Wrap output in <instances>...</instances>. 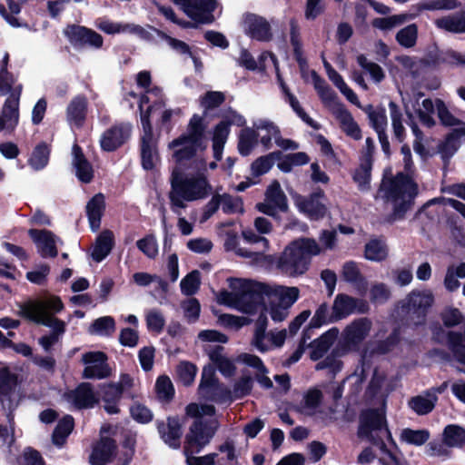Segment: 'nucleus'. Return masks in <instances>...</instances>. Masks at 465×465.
I'll return each instance as SVG.
<instances>
[{
	"label": "nucleus",
	"instance_id": "obj_33",
	"mask_svg": "<svg viewBox=\"0 0 465 465\" xmlns=\"http://www.w3.org/2000/svg\"><path fill=\"white\" fill-rule=\"evenodd\" d=\"M114 242V235L109 230L103 231L96 238L92 250V258L102 262L111 252Z\"/></svg>",
	"mask_w": 465,
	"mask_h": 465
},
{
	"label": "nucleus",
	"instance_id": "obj_48",
	"mask_svg": "<svg viewBox=\"0 0 465 465\" xmlns=\"http://www.w3.org/2000/svg\"><path fill=\"white\" fill-rule=\"evenodd\" d=\"M217 196L223 213L227 214H242L244 213L243 201L240 196H232L228 193H217Z\"/></svg>",
	"mask_w": 465,
	"mask_h": 465
},
{
	"label": "nucleus",
	"instance_id": "obj_28",
	"mask_svg": "<svg viewBox=\"0 0 465 465\" xmlns=\"http://www.w3.org/2000/svg\"><path fill=\"white\" fill-rule=\"evenodd\" d=\"M65 399L77 409L91 408L98 401L89 383H82L75 390L67 392Z\"/></svg>",
	"mask_w": 465,
	"mask_h": 465
},
{
	"label": "nucleus",
	"instance_id": "obj_60",
	"mask_svg": "<svg viewBox=\"0 0 465 465\" xmlns=\"http://www.w3.org/2000/svg\"><path fill=\"white\" fill-rule=\"evenodd\" d=\"M371 170V163L370 156H368L354 173L353 179L361 191H367L370 188Z\"/></svg>",
	"mask_w": 465,
	"mask_h": 465
},
{
	"label": "nucleus",
	"instance_id": "obj_58",
	"mask_svg": "<svg viewBox=\"0 0 465 465\" xmlns=\"http://www.w3.org/2000/svg\"><path fill=\"white\" fill-rule=\"evenodd\" d=\"M224 101V94L221 92L217 91H210L207 92L204 95L200 97V106L203 110V117L204 118V122H206L205 118L208 113L218 107Z\"/></svg>",
	"mask_w": 465,
	"mask_h": 465
},
{
	"label": "nucleus",
	"instance_id": "obj_7",
	"mask_svg": "<svg viewBox=\"0 0 465 465\" xmlns=\"http://www.w3.org/2000/svg\"><path fill=\"white\" fill-rule=\"evenodd\" d=\"M229 286L232 292H221L217 296L219 303L247 314H252L262 308V297L254 290L252 282L243 279H230Z\"/></svg>",
	"mask_w": 465,
	"mask_h": 465
},
{
	"label": "nucleus",
	"instance_id": "obj_40",
	"mask_svg": "<svg viewBox=\"0 0 465 465\" xmlns=\"http://www.w3.org/2000/svg\"><path fill=\"white\" fill-rule=\"evenodd\" d=\"M341 275L346 282L354 284L361 293H364L366 292V280L361 275L356 262H345L344 265L342 266Z\"/></svg>",
	"mask_w": 465,
	"mask_h": 465
},
{
	"label": "nucleus",
	"instance_id": "obj_25",
	"mask_svg": "<svg viewBox=\"0 0 465 465\" xmlns=\"http://www.w3.org/2000/svg\"><path fill=\"white\" fill-rule=\"evenodd\" d=\"M157 430L161 439L173 449H178L181 445L182 429L179 420L168 418L166 421H157Z\"/></svg>",
	"mask_w": 465,
	"mask_h": 465
},
{
	"label": "nucleus",
	"instance_id": "obj_8",
	"mask_svg": "<svg viewBox=\"0 0 465 465\" xmlns=\"http://www.w3.org/2000/svg\"><path fill=\"white\" fill-rule=\"evenodd\" d=\"M438 117L442 125L453 128L440 145V151L447 156H452L465 139V123L456 117L440 99L435 101Z\"/></svg>",
	"mask_w": 465,
	"mask_h": 465
},
{
	"label": "nucleus",
	"instance_id": "obj_54",
	"mask_svg": "<svg viewBox=\"0 0 465 465\" xmlns=\"http://www.w3.org/2000/svg\"><path fill=\"white\" fill-rule=\"evenodd\" d=\"M309 162V156L303 152L289 153L280 160L278 168L284 173H289L293 167L307 164Z\"/></svg>",
	"mask_w": 465,
	"mask_h": 465
},
{
	"label": "nucleus",
	"instance_id": "obj_55",
	"mask_svg": "<svg viewBox=\"0 0 465 465\" xmlns=\"http://www.w3.org/2000/svg\"><path fill=\"white\" fill-rule=\"evenodd\" d=\"M50 149L45 143H40L34 149L31 157L28 160V164L34 170H41L45 168L49 161Z\"/></svg>",
	"mask_w": 465,
	"mask_h": 465
},
{
	"label": "nucleus",
	"instance_id": "obj_51",
	"mask_svg": "<svg viewBox=\"0 0 465 465\" xmlns=\"http://www.w3.org/2000/svg\"><path fill=\"white\" fill-rule=\"evenodd\" d=\"M223 350L221 346H217L213 351L209 352V356L220 372L226 377H230L234 373L235 367L233 363L223 355Z\"/></svg>",
	"mask_w": 465,
	"mask_h": 465
},
{
	"label": "nucleus",
	"instance_id": "obj_11",
	"mask_svg": "<svg viewBox=\"0 0 465 465\" xmlns=\"http://www.w3.org/2000/svg\"><path fill=\"white\" fill-rule=\"evenodd\" d=\"M141 124L143 134L141 136L142 165L145 170H153L159 163L157 149L158 138L153 134L148 116L142 114Z\"/></svg>",
	"mask_w": 465,
	"mask_h": 465
},
{
	"label": "nucleus",
	"instance_id": "obj_2",
	"mask_svg": "<svg viewBox=\"0 0 465 465\" xmlns=\"http://www.w3.org/2000/svg\"><path fill=\"white\" fill-rule=\"evenodd\" d=\"M411 173H399L392 178L385 176L378 192L377 198H381L391 204L396 218L401 217L410 208L418 193Z\"/></svg>",
	"mask_w": 465,
	"mask_h": 465
},
{
	"label": "nucleus",
	"instance_id": "obj_64",
	"mask_svg": "<svg viewBox=\"0 0 465 465\" xmlns=\"http://www.w3.org/2000/svg\"><path fill=\"white\" fill-rule=\"evenodd\" d=\"M357 62L362 69L370 74L375 83H380L384 79L385 74L382 68L379 64L369 61L365 55H358Z\"/></svg>",
	"mask_w": 465,
	"mask_h": 465
},
{
	"label": "nucleus",
	"instance_id": "obj_44",
	"mask_svg": "<svg viewBox=\"0 0 465 465\" xmlns=\"http://www.w3.org/2000/svg\"><path fill=\"white\" fill-rule=\"evenodd\" d=\"M272 295L275 302L291 308L298 300L300 291L297 287L275 286L272 291Z\"/></svg>",
	"mask_w": 465,
	"mask_h": 465
},
{
	"label": "nucleus",
	"instance_id": "obj_45",
	"mask_svg": "<svg viewBox=\"0 0 465 465\" xmlns=\"http://www.w3.org/2000/svg\"><path fill=\"white\" fill-rule=\"evenodd\" d=\"M230 128L226 122H220L213 129V156L216 160L222 158L224 144L228 139Z\"/></svg>",
	"mask_w": 465,
	"mask_h": 465
},
{
	"label": "nucleus",
	"instance_id": "obj_18",
	"mask_svg": "<svg viewBox=\"0 0 465 465\" xmlns=\"http://www.w3.org/2000/svg\"><path fill=\"white\" fill-rule=\"evenodd\" d=\"M192 19L201 23L213 20V11L216 7L215 0H173Z\"/></svg>",
	"mask_w": 465,
	"mask_h": 465
},
{
	"label": "nucleus",
	"instance_id": "obj_47",
	"mask_svg": "<svg viewBox=\"0 0 465 465\" xmlns=\"http://www.w3.org/2000/svg\"><path fill=\"white\" fill-rule=\"evenodd\" d=\"M436 401L435 392H427L424 395L412 398L409 405L417 414L423 415L432 411Z\"/></svg>",
	"mask_w": 465,
	"mask_h": 465
},
{
	"label": "nucleus",
	"instance_id": "obj_61",
	"mask_svg": "<svg viewBox=\"0 0 465 465\" xmlns=\"http://www.w3.org/2000/svg\"><path fill=\"white\" fill-rule=\"evenodd\" d=\"M412 107L424 125L432 127L435 124L432 114L436 105L430 99H424L420 105L418 104V108H415L414 105H412Z\"/></svg>",
	"mask_w": 465,
	"mask_h": 465
},
{
	"label": "nucleus",
	"instance_id": "obj_50",
	"mask_svg": "<svg viewBox=\"0 0 465 465\" xmlns=\"http://www.w3.org/2000/svg\"><path fill=\"white\" fill-rule=\"evenodd\" d=\"M411 19H412L411 15L399 14L387 17L376 18L372 21V25L380 30L389 31L405 24Z\"/></svg>",
	"mask_w": 465,
	"mask_h": 465
},
{
	"label": "nucleus",
	"instance_id": "obj_21",
	"mask_svg": "<svg viewBox=\"0 0 465 465\" xmlns=\"http://www.w3.org/2000/svg\"><path fill=\"white\" fill-rule=\"evenodd\" d=\"M64 34L69 41L75 46L88 45L94 49L103 46L104 39L101 35L95 31L81 25H69L64 30Z\"/></svg>",
	"mask_w": 465,
	"mask_h": 465
},
{
	"label": "nucleus",
	"instance_id": "obj_13",
	"mask_svg": "<svg viewBox=\"0 0 465 465\" xmlns=\"http://www.w3.org/2000/svg\"><path fill=\"white\" fill-rule=\"evenodd\" d=\"M198 392L203 399L216 403L232 402L231 390L217 381L211 369H203Z\"/></svg>",
	"mask_w": 465,
	"mask_h": 465
},
{
	"label": "nucleus",
	"instance_id": "obj_39",
	"mask_svg": "<svg viewBox=\"0 0 465 465\" xmlns=\"http://www.w3.org/2000/svg\"><path fill=\"white\" fill-rule=\"evenodd\" d=\"M371 330V322L366 318L354 321L345 330V339L349 343L363 340Z\"/></svg>",
	"mask_w": 465,
	"mask_h": 465
},
{
	"label": "nucleus",
	"instance_id": "obj_3",
	"mask_svg": "<svg viewBox=\"0 0 465 465\" xmlns=\"http://www.w3.org/2000/svg\"><path fill=\"white\" fill-rule=\"evenodd\" d=\"M19 315L52 329V334H57L60 339L65 331V322L54 317L64 309L61 299L54 295L40 300H29L18 305Z\"/></svg>",
	"mask_w": 465,
	"mask_h": 465
},
{
	"label": "nucleus",
	"instance_id": "obj_57",
	"mask_svg": "<svg viewBox=\"0 0 465 465\" xmlns=\"http://www.w3.org/2000/svg\"><path fill=\"white\" fill-rule=\"evenodd\" d=\"M152 113H159L162 124H167L172 120V118L180 116L182 114V110L180 108H164L163 101H160L149 106L147 111L142 112L141 114H146L150 121L149 117Z\"/></svg>",
	"mask_w": 465,
	"mask_h": 465
},
{
	"label": "nucleus",
	"instance_id": "obj_53",
	"mask_svg": "<svg viewBox=\"0 0 465 465\" xmlns=\"http://www.w3.org/2000/svg\"><path fill=\"white\" fill-rule=\"evenodd\" d=\"M364 111L367 113L371 124L375 129L378 135L385 134V130L388 124L385 109H373L371 105H369L364 109Z\"/></svg>",
	"mask_w": 465,
	"mask_h": 465
},
{
	"label": "nucleus",
	"instance_id": "obj_1",
	"mask_svg": "<svg viewBox=\"0 0 465 465\" xmlns=\"http://www.w3.org/2000/svg\"><path fill=\"white\" fill-rule=\"evenodd\" d=\"M203 167L195 173H183L178 167L172 171L169 199L172 210L180 213L186 207V202H194L207 198L213 193V186L205 173L206 163L200 161Z\"/></svg>",
	"mask_w": 465,
	"mask_h": 465
},
{
	"label": "nucleus",
	"instance_id": "obj_42",
	"mask_svg": "<svg viewBox=\"0 0 465 465\" xmlns=\"http://www.w3.org/2000/svg\"><path fill=\"white\" fill-rule=\"evenodd\" d=\"M339 331L336 328H332L323 333L317 341L313 343V350L312 351V359L314 361L319 360L322 355L329 350L333 344L334 341L338 337Z\"/></svg>",
	"mask_w": 465,
	"mask_h": 465
},
{
	"label": "nucleus",
	"instance_id": "obj_17",
	"mask_svg": "<svg viewBox=\"0 0 465 465\" xmlns=\"http://www.w3.org/2000/svg\"><path fill=\"white\" fill-rule=\"evenodd\" d=\"M22 93V85L15 86L5 99L0 114V121L4 130L7 133H13L19 124L20 119V96Z\"/></svg>",
	"mask_w": 465,
	"mask_h": 465
},
{
	"label": "nucleus",
	"instance_id": "obj_26",
	"mask_svg": "<svg viewBox=\"0 0 465 465\" xmlns=\"http://www.w3.org/2000/svg\"><path fill=\"white\" fill-rule=\"evenodd\" d=\"M331 114L337 120L341 130L353 140L361 139V131L351 114L344 105H334Z\"/></svg>",
	"mask_w": 465,
	"mask_h": 465
},
{
	"label": "nucleus",
	"instance_id": "obj_49",
	"mask_svg": "<svg viewBox=\"0 0 465 465\" xmlns=\"http://www.w3.org/2000/svg\"><path fill=\"white\" fill-rule=\"evenodd\" d=\"M88 331L90 334L98 336H111L115 331V322L111 316H103L90 325Z\"/></svg>",
	"mask_w": 465,
	"mask_h": 465
},
{
	"label": "nucleus",
	"instance_id": "obj_12",
	"mask_svg": "<svg viewBox=\"0 0 465 465\" xmlns=\"http://www.w3.org/2000/svg\"><path fill=\"white\" fill-rule=\"evenodd\" d=\"M292 198L298 211L311 220L322 219L327 213L326 197L322 191L308 196L293 193Z\"/></svg>",
	"mask_w": 465,
	"mask_h": 465
},
{
	"label": "nucleus",
	"instance_id": "obj_16",
	"mask_svg": "<svg viewBox=\"0 0 465 465\" xmlns=\"http://www.w3.org/2000/svg\"><path fill=\"white\" fill-rule=\"evenodd\" d=\"M381 433L390 436V431L386 428L384 411L381 409L363 411L361 415L359 436L375 441Z\"/></svg>",
	"mask_w": 465,
	"mask_h": 465
},
{
	"label": "nucleus",
	"instance_id": "obj_41",
	"mask_svg": "<svg viewBox=\"0 0 465 465\" xmlns=\"http://www.w3.org/2000/svg\"><path fill=\"white\" fill-rule=\"evenodd\" d=\"M389 254L388 246L383 240H370L364 248V257L371 262L384 261Z\"/></svg>",
	"mask_w": 465,
	"mask_h": 465
},
{
	"label": "nucleus",
	"instance_id": "obj_23",
	"mask_svg": "<svg viewBox=\"0 0 465 465\" xmlns=\"http://www.w3.org/2000/svg\"><path fill=\"white\" fill-rule=\"evenodd\" d=\"M366 310L367 305L364 302L345 294L337 295L332 306L333 317L337 321L355 312H365Z\"/></svg>",
	"mask_w": 465,
	"mask_h": 465
},
{
	"label": "nucleus",
	"instance_id": "obj_6",
	"mask_svg": "<svg viewBox=\"0 0 465 465\" xmlns=\"http://www.w3.org/2000/svg\"><path fill=\"white\" fill-rule=\"evenodd\" d=\"M207 125L203 116L194 114L188 123L186 132L169 143L168 147L177 162L189 160L205 149L204 133Z\"/></svg>",
	"mask_w": 465,
	"mask_h": 465
},
{
	"label": "nucleus",
	"instance_id": "obj_20",
	"mask_svg": "<svg viewBox=\"0 0 465 465\" xmlns=\"http://www.w3.org/2000/svg\"><path fill=\"white\" fill-rule=\"evenodd\" d=\"M84 364V378L104 379L110 375V368L107 364V356L103 351H88L82 355Z\"/></svg>",
	"mask_w": 465,
	"mask_h": 465
},
{
	"label": "nucleus",
	"instance_id": "obj_19",
	"mask_svg": "<svg viewBox=\"0 0 465 465\" xmlns=\"http://www.w3.org/2000/svg\"><path fill=\"white\" fill-rule=\"evenodd\" d=\"M242 29L250 38L260 42H269L273 36L271 23L266 18L254 14H247L243 16Z\"/></svg>",
	"mask_w": 465,
	"mask_h": 465
},
{
	"label": "nucleus",
	"instance_id": "obj_59",
	"mask_svg": "<svg viewBox=\"0 0 465 465\" xmlns=\"http://www.w3.org/2000/svg\"><path fill=\"white\" fill-rule=\"evenodd\" d=\"M74 428V419L71 416L64 417L57 424L53 433V442L61 446Z\"/></svg>",
	"mask_w": 465,
	"mask_h": 465
},
{
	"label": "nucleus",
	"instance_id": "obj_35",
	"mask_svg": "<svg viewBox=\"0 0 465 465\" xmlns=\"http://www.w3.org/2000/svg\"><path fill=\"white\" fill-rule=\"evenodd\" d=\"M104 196L102 193L95 194L86 205V213L92 231L95 232L100 227L101 218L104 210Z\"/></svg>",
	"mask_w": 465,
	"mask_h": 465
},
{
	"label": "nucleus",
	"instance_id": "obj_46",
	"mask_svg": "<svg viewBox=\"0 0 465 465\" xmlns=\"http://www.w3.org/2000/svg\"><path fill=\"white\" fill-rule=\"evenodd\" d=\"M439 28L452 33L465 32V11L460 15H448L435 21Z\"/></svg>",
	"mask_w": 465,
	"mask_h": 465
},
{
	"label": "nucleus",
	"instance_id": "obj_5",
	"mask_svg": "<svg viewBox=\"0 0 465 465\" xmlns=\"http://www.w3.org/2000/svg\"><path fill=\"white\" fill-rule=\"evenodd\" d=\"M185 411L188 417L196 418L197 420L186 436V445L184 448L192 450V452H199L202 448L210 442L218 428V423L215 420L203 422L201 418L213 416L215 409L208 404L190 403L186 406Z\"/></svg>",
	"mask_w": 465,
	"mask_h": 465
},
{
	"label": "nucleus",
	"instance_id": "obj_32",
	"mask_svg": "<svg viewBox=\"0 0 465 465\" xmlns=\"http://www.w3.org/2000/svg\"><path fill=\"white\" fill-rule=\"evenodd\" d=\"M253 128L256 130L258 137H260V143L268 150L272 146V141L276 142V138L279 134V128L270 120L260 119L253 122Z\"/></svg>",
	"mask_w": 465,
	"mask_h": 465
},
{
	"label": "nucleus",
	"instance_id": "obj_34",
	"mask_svg": "<svg viewBox=\"0 0 465 465\" xmlns=\"http://www.w3.org/2000/svg\"><path fill=\"white\" fill-rule=\"evenodd\" d=\"M312 80L314 88L317 90L322 101L328 107L331 113H333L334 105H343L337 99L335 93L325 84L315 71H311Z\"/></svg>",
	"mask_w": 465,
	"mask_h": 465
},
{
	"label": "nucleus",
	"instance_id": "obj_9",
	"mask_svg": "<svg viewBox=\"0 0 465 465\" xmlns=\"http://www.w3.org/2000/svg\"><path fill=\"white\" fill-rule=\"evenodd\" d=\"M438 117L442 125L453 128L440 145V151L447 156H452L465 139V123L456 117L440 99L435 101Z\"/></svg>",
	"mask_w": 465,
	"mask_h": 465
},
{
	"label": "nucleus",
	"instance_id": "obj_62",
	"mask_svg": "<svg viewBox=\"0 0 465 465\" xmlns=\"http://www.w3.org/2000/svg\"><path fill=\"white\" fill-rule=\"evenodd\" d=\"M443 436L444 441L449 447H460L465 444V430L460 426H447Z\"/></svg>",
	"mask_w": 465,
	"mask_h": 465
},
{
	"label": "nucleus",
	"instance_id": "obj_31",
	"mask_svg": "<svg viewBox=\"0 0 465 465\" xmlns=\"http://www.w3.org/2000/svg\"><path fill=\"white\" fill-rule=\"evenodd\" d=\"M87 113V100L84 96L74 98L66 109L67 121L71 126L80 127L84 124Z\"/></svg>",
	"mask_w": 465,
	"mask_h": 465
},
{
	"label": "nucleus",
	"instance_id": "obj_43",
	"mask_svg": "<svg viewBox=\"0 0 465 465\" xmlns=\"http://www.w3.org/2000/svg\"><path fill=\"white\" fill-rule=\"evenodd\" d=\"M258 144V134L253 126L245 127L239 134L238 150L243 155H249Z\"/></svg>",
	"mask_w": 465,
	"mask_h": 465
},
{
	"label": "nucleus",
	"instance_id": "obj_56",
	"mask_svg": "<svg viewBox=\"0 0 465 465\" xmlns=\"http://www.w3.org/2000/svg\"><path fill=\"white\" fill-rule=\"evenodd\" d=\"M430 438V433L426 430L403 429L400 433V440L406 444L421 446Z\"/></svg>",
	"mask_w": 465,
	"mask_h": 465
},
{
	"label": "nucleus",
	"instance_id": "obj_15",
	"mask_svg": "<svg viewBox=\"0 0 465 465\" xmlns=\"http://www.w3.org/2000/svg\"><path fill=\"white\" fill-rule=\"evenodd\" d=\"M256 209L272 217H276L279 212L285 213L289 209L287 197L279 182L273 181L266 189L263 202L256 204Z\"/></svg>",
	"mask_w": 465,
	"mask_h": 465
},
{
	"label": "nucleus",
	"instance_id": "obj_30",
	"mask_svg": "<svg viewBox=\"0 0 465 465\" xmlns=\"http://www.w3.org/2000/svg\"><path fill=\"white\" fill-rule=\"evenodd\" d=\"M73 160L72 163L76 177L82 183H90L94 177V170L90 163L85 159L81 148L77 144H74L72 149Z\"/></svg>",
	"mask_w": 465,
	"mask_h": 465
},
{
	"label": "nucleus",
	"instance_id": "obj_10",
	"mask_svg": "<svg viewBox=\"0 0 465 465\" xmlns=\"http://www.w3.org/2000/svg\"><path fill=\"white\" fill-rule=\"evenodd\" d=\"M434 302V295L430 290H414L405 300V308L409 319L413 324L419 325L424 322L429 309Z\"/></svg>",
	"mask_w": 465,
	"mask_h": 465
},
{
	"label": "nucleus",
	"instance_id": "obj_52",
	"mask_svg": "<svg viewBox=\"0 0 465 465\" xmlns=\"http://www.w3.org/2000/svg\"><path fill=\"white\" fill-rule=\"evenodd\" d=\"M377 457L381 465H406V461L396 447L391 450L383 443L379 446Z\"/></svg>",
	"mask_w": 465,
	"mask_h": 465
},
{
	"label": "nucleus",
	"instance_id": "obj_14",
	"mask_svg": "<svg viewBox=\"0 0 465 465\" xmlns=\"http://www.w3.org/2000/svg\"><path fill=\"white\" fill-rule=\"evenodd\" d=\"M130 460L131 454H124V457L118 456L114 440L103 435L90 455L92 465H105L113 461H116V465H127Z\"/></svg>",
	"mask_w": 465,
	"mask_h": 465
},
{
	"label": "nucleus",
	"instance_id": "obj_36",
	"mask_svg": "<svg viewBox=\"0 0 465 465\" xmlns=\"http://www.w3.org/2000/svg\"><path fill=\"white\" fill-rule=\"evenodd\" d=\"M224 247L226 251L234 252L237 255L248 258L254 263H261L266 259V256L261 252L248 251L240 247L235 233H227Z\"/></svg>",
	"mask_w": 465,
	"mask_h": 465
},
{
	"label": "nucleus",
	"instance_id": "obj_24",
	"mask_svg": "<svg viewBox=\"0 0 465 465\" xmlns=\"http://www.w3.org/2000/svg\"><path fill=\"white\" fill-rule=\"evenodd\" d=\"M14 376L6 368L0 370V401L4 409L12 410L17 405Z\"/></svg>",
	"mask_w": 465,
	"mask_h": 465
},
{
	"label": "nucleus",
	"instance_id": "obj_37",
	"mask_svg": "<svg viewBox=\"0 0 465 465\" xmlns=\"http://www.w3.org/2000/svg\"><path fill=\"white\" fill-rule=\"evenodd\" d=\"M101 395L106 412L109 414L118 413V402L122 396L121 389L115 383L103 385L101 387Z\"/></svg>",
	"mask_w": 465,
	"mask_h": 465
},
{
	"label": "nucleus",
	"instance_id": "obj_22",
	"mask_svg": "<svg viewBox=\"0 0 465 465\" xmlns=\"http://www.w3.org/2000/svg\"><path fill=\"white\" fill-rule=\"evenodd\" d=\"M28 234L35 244L38 252L43 257H55L57 255L56 245L59 239L50 231L31 229Z\"/></svg>",
	"mask_w": 465,
	"mask_h": 465
},
{
	"label": "nucleus",
	"instance_id": "obj_29",
	"mask_svg": "<svg viewBox=\"0 0 465 465\" xmlns=\"http://www.w3.org/2000/svg\"><path fill=\"white\" fill-rule=\"evenodd\" d=\"M94 25L99 30L107 35L128 34L142 36L144 34V30L141 26L131 23H118L99 18Z\"/></svg>",
	"mask_w": 465,
	"mask_h": 465
},
{
	"label": "nucleus",
	"instance_id": "obj_4",
	"mask_svg": "<svg viewBox=\"0 0 465 465\" xmlns=\"http://www.w3.org/2000/svg\"><path fill=\"white\" fill-rule=\"evenodd\" d=\"M322 251V248L314 239L296 240L285 248L278 262V267L290 276L302 274L309 267L311 257Z\"/></svg>",
	"mask_w": 465,
	"mask_h": 465
},
{
	"label": "nucleus",
	"instance_id": "obj_63",
	"mask_svg": "<svg viewBox=\"0 0 465 465\" xmlns=\"http://www.w3.org/2000/svg\"><path fill=\"white\" fill-rule=\"evenodd\" d=\"M418 36V27L411 24L401 29L396 35L400 45L410 48L415 45Z\"/></svg>",
	"mask_w": 465,
	"mask_h": 465
},
{
	"label": "nucleus",
	"instance_id": "obj_27",
	"mask_svg": "<svg viewBox=\"0 0 465 465\" xmlns=\"http://www.w3.org/2000/svg\"><path fill=\"white\" fill-rule=\"evenodd\" d=\"M132 125L123 124L106 131L101 138V146L111 152L121 146L130 136Z\"/></svg>",
	"mask_w": 465,
	"mask_h": 465
},
{
	"label": "nucleus",
	"instance_id": "obj_38",
	"mask_svg": "<svg viewBox=\"0 0 465 465\" xmlns=\"http://www.w3.org/2000/svg\"><path fill=\"white\" fill-rule=\"evenodd\" d=\"M266 328L267 318L262 314L256 322L253 338L252 341V346L261 352L271 350L270 333H266Z\"/></svg>",
	"mask_w": 465,
	"mask_h": 465
}]
</instances>
